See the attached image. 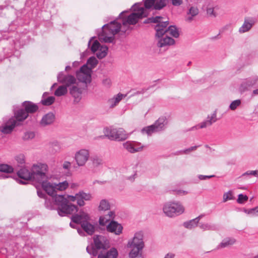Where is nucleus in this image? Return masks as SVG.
Segmentation results:
<instances>
[{"mask_svg":"<svg viewBox=\"0 0 258 258\" xmlns=\"http://www.w3.org/2000/svg\"><path fill=\"white\" fill-rule=\"evenodd\" d=\"M35 175L36 182L41 184L43 189L49 195L54 198L55 204L58 206L57 211L58 214L61 216H66L67 214H71L77 211V207L75 205L69 204L68 200L63 195L57 194L55 183H51L48 181L49 176L47 175L48 166L42 172L38 171Z\"/></svg>","mask_w":258,"mask_h":258,"instance_id":"obj_1","label":"nucleus"},{"mask_svg":"<svg viewBox=\"0 0 258 258\" xmlns=\"http://www.w3.org/2000/svg\"><path fill=\"white\" fill-rule=\"evenodd\" d=\"M46 167H47V164L41 163L33 165L31 171L25 167H21L17 171L18 176L21 179L18 180V182L22 184H26L27 181L29 180H32L36 182L35 175L37 174V172H36L35 170L42 172L45 170Z\"/></svg>","mask_w":258,"mask_h":258,"instance_id":"obj_2","label":"nucleus"},{"mask_svg":"<svg viewBox=\"0 0 258 258\" xmlns=\"http://www.w3.org/2000/svg\"><path fill=\"white\" fill-rule=\"evenodd\" d=\"M93 246H87L86 250L88 253L93 256H96L98 254V250L107 249L110 246L109 241L106 237L95 235L93 237Z\"/></svg>","mask_w":258,"mask_h":258,"instance_id":"obj_3","label":"nucleus"},{"mask_svg":"<svg viewBox=\"0 0 258 258\" xmlns=\"http://www.w3.org/2000/svg\"><path fill=\"white\" fill-rule=\"evenodd\" d=\"M169 23L168 21H164L157 24L155 26L154 29L156 31V36L159 38L160 36L169 34L172 36L177 38L179 34L177 28L174 26H170L167 28Z\"/></svg>","mask_w":258,"mask_h":258,"instance_id":"obj_4","label":"nucleus"},{"mask_svg":"<svg viewBox=\"0 0 258 258\" xmlns=\"http://www.w3.org/2000/svg\"><path fill=\"white\" fill-rule=\"evenodd\" d=\"M105 136L109 140L122 141L127 139L128 135L122 128H106L104 131Z\"/></svg>","mask_w":258,"mask_h":258,"instance_id":"obj_5","label":"nucleus"},{"mask_svg":"<svg viewBox=\"0 0 258 258\" xmlns=\"http://www.w3.org/2000/svg\"><path fill=\"white\" fill-rule=\"evenodd\" d=\"M163 211L167 216L173 217L182 214L184 209L179 202H168L164 205Z\"/></svg>","mask_w":258,"mask_h":258,"instance_id":"obj_6","label":"nucleus"},{"mask_svg":"<svg viewBox=\"0 0 258 258\" xmlns=\"http://www.w3.org/2000/svg\"><path fill=\"white\" fill-rule=\"evenodd\" d=\"M166 123V117L162 116L159 117L153 124L144 127L142 132L143 133H146L148 135H151L154 133L163 130Z\"/></svg>","mask_w":258,"mask_h":258,"instance_id":"obj_7","label":"nucleus"},{"mask_svg":"<svg viewBox=\"0 0 258 258\" xmlns=\"http://www.w3.org/2000/svg\"><path fill=\"white\" fill-rule=\"evenodd\" d=\"M148 14L145 12L144 8L138 10V12L132 13L126 19L122 20V25L125 26L126 24L135 25L140 19L147 17Z\"/></svg>","mask_w":258,"mask_h":258,"instance_id":"obj_8","label":"nucleus"},{"mask_svg":"<svg viewBox=\"0 0 258 258\" xmlns=\"http://www.w3.org/2000/svg\"><path fill=\"white\" fill-rule=\"evenodd\" d=\"M92 199V196L89 193H86L83 191H80L77 193L75 196H68V203L70 204L69 201L75 202L77 201L78 205L80 207L84 206L85 204V201H90ZM72 204V203H71ZM72 205H73L72 204Z\"/></svg>","mask_w":258,"mask_h":258,"instance_id":"obj_9","label":"nucleus"},{"mask_svg":"<svg viewBox=\"0 0 258 258\" xmlns=\"http://www.w3.org/2000/svg\"><path fill=\"white\" fill-rule=\"evenodd\" d=\"M76 206L78 207L77 206ZM68 215L67 214L66 216ZM70 215H72L71 217L72 222L75 224L82 225L83 223L87 222L88 220H91L90 215L82 210L78 212V208H77V211L74 212Z\"/></svg>","mask_w":258,"mask_h":258,"instance_id":"obj_10","label":"nucleus"},{"mask_svg":"<svg viewBox=\"0 0 258 258\" xmlns=\"http://www.w3.org/2000/svg\"><path fill=\"white\" fill-rule=\"evenodd\" d=\"M57 81L66 86L67 88L74 85L76 83V79L71 75H65L63 72H60L57 76Z\"/></svg>","mask_w":258,"mask_h":258,"instance_id":"obj_11","label":"nucleus"},{"mask_svg":"<svg viewBox=\"0 0 258 258\" xmlns=\"http://www.w3.org/2000/svg\"><path fill=\"white\" fill-rule=\"evenodd\" d=\"M89 157V151L86 149H81L75 154V160L79 166L85 165Z\"/></svg>","mask_w":258,"mask_h":258,"instance_id":"obj_12","label":"nucleus"},{"mask_svg":"<svg viewBox=\"0 0 258 258\" xmlns=\"http://www.w3.org/2000/svg\"><path fill=\"white\" fill-rule=\"evenodd\" d=\"M120 28L121 24L114 20L103 25L102 30H105L109 34L114 35L120 31Z\"/></svg>","mask_w":258,"mask_h":258,"instance_id":"obj_13","label":"nucleus"},{"mask_svg":"<svg viewBox=\"0 0 258 258\" xmlns=\"http://www.w3.org/2000/svg\"><path fill=\"white\" fill-rule=\"evenodd\" d=\"M143 236V233L142 231L136 232L133 239L128 241L127 247H133V246L144 247Z\"/></svg>","mask_w":258,"mask_h":258,"instance_id":"obj_14","label":"nucleus"},{"mask_svg":"<svg viewBox=\"0 0 258 258\" xmlns=\"http://www.w3.org/2000/svg\"><path fill=\"white\" fill-rule=\"evenodd\" d=\"M90 221L88 220L87 222L83 223L81 225L82 229L80 228L77 229V231L81 236H85L83 231L89 235H93L95 232V227L90 222Z\"/></svg>","mask_w":258,"mask_h":258,"instance_id":"obj_15","label":"nucleus"},{"mask_svg":"<svg viewBox=\"0 0 258 258\" xmlns=\"http://www.w3.org/2000/svg\"><path fill=\"white\" fill-rule=\"evenodd\" d=\"M256 21V19L254 18H245L243 25L239 29V33H243L250 30Z\"/></svg>","mask_w":258,"mask_h":258,"instance_id":"obj_16","label":"nucleus"},{"mask_svg":"<svg viewBox=\"0 0 258 258\" xmlns=\"http://www.w3.org/2000/svg\"><path fill=\"white\" fill-rule=\"evenodd\" d=\"M217 120V111L215 110L211 115H208L206 120L202 122L198 125L199 127L203 128L211 126L213 123L216 122Z\"/></svg>","mask_w":258,"mask_h":258,"instance_id":"obj_17","label":"nucleus"},{"mask_svg":"<svg viewBox=\"0 0 258 258\" xmlns=\"http://www.w3.org/2000/svg\"><path fill=\"white\" fill-rule=\"evenodd\" d=\"M159 38L160 39L157 43V46L159 47L170 46L173 45L175 43L174 39L170 37H169L167 34L160 36Z\"/></svg>","mask_w":258,"mask_h":258,"instance_id":"obj_18","label":"nucleus"},{"mask_svg":"<svg viewBox=\"0 0 258 258\" xmlns=\"http://www.w3.org/2000/svg\"><path fill=\"white\" fill-rule=\"evenodd\" d=\"M107 230L108 232L114 233L116 235H119L122 230V226L117 222L111 221L107 226Z\"/></svg>","mask_w":258,"mask_h":258,"instance_id":"obj_19","label":"nucleus"},{"mask_svg":"<svg viewBox=\"0 0 258 258\" xmlns=\"http://www.w3.org/2000/svg\"><path fill=\"white\" fill-rule=\"evenodd\" d=\"M22 106L29 115V113H34L37 112L39 109L36 104L31 101H25L22 103Z\"/></svg>","mask_w":258,"mask_h":258,"instance_id":"obj_20","label":"nucleus"},{"mask_svg":"<svg viewBox=\"0 0 258 258\" xmlns=\"http://www.w3.org/2000/svg\"><path fill=\"white\" fill-rule=\"evenodd\" d=\"M18 125V124H17V120L14 118H11L3 126L2 129V132L6 134H10L12 132L14 128Z\"/></svg>","mask_w":258,"mask_h":258,"instance_id":"obj_21","label":"nucleus"},{"mask_svg":"<svg viewBox=\"0 0 258 258\" xmlns=\"http://www.w3.org/2000/svg\"><path fill=\"white\" fill-rule=\"evenodd\" d=\"M28 116V114L24 108L19 109L15 111L14 118L17 120V124L20 125V122L25 120Z\"/></svg>","mask_w":258,"mask_h":258,"instance_id":"obj_22","label":"nucleus"},{"mask_svg":"<svg viewBox=\"0 0 258 258\" xmlns=\"http://www.w3.org/2000/svg\"><path fill=\"white\" fill-rule=\"evenodd\" d=\"M55 119V115L52 112H48L42 118L40 124L42 126H46L52 124Z\"/></svg>","mask_w":258,"mask_h":258,"instance_id":"obj_23","label":"nucleus"},{"mask_svg":"<svg viewBox=\"0 0 258 258\" xmlns=\"http://www.w3.org/2000/svg\"><path fill=\"white\" fill-rule=\"evenodd\" d=\"M127 247L131 248V251L129 253L130 258H143L142 250L144 247L133 246V247Z\"/></svg>","mask_w":258,"mask_h":258,"instance_id":"obj_24","label":"nucleus"},{"mask_svg":"<svg viewBox=\"0 0 258 258\" xmlns=\"http://www.w3.org/2000/svg\"><path fill=\"white\" fill-rule=\"evenodd\" d=\"M118 255V251L114 247H112L105 253L101 252L98 254L99 258H116Z\"/></svg>","mask_w":258,"mask_h":258,"instance_id":"obj_25","label":"nucleus"},{"mask_svg":"<svg viewBox=\"0 0 258 258\" xmlns=\"http://www.w3.org/2000/svg\"><path fill=\"white\" fill-rule=\"evenodd\" d=\"M123 148L126 149L128 152L131 153H135L141 151L142 150V147H136L134 144L130 141H127L123 144Z\"/></svg>","mask_w":258,"mask_h":258,"instance_id":"obj_26","label":"nucleus"},{"mask_svg":"<svg viewBox=\"0 0 258 258\" xmlns=\"http://www.w3.org/2000/svg\"><path fill=\"white\" fill-rule=\"evenodd\" d=\"M109 34L108 32H106L105 30H102L101 33L99 35V38L100 40H102L105 43H113L114 40V36H107V35Z\"/></svg>","mask_w":258,"mask_h":258,"instance_id":"obj_27","label":"nucleus"},{"mask_svg":"<svg viewBox=\"0 0 258 258\" xmlns=\"http://www.w3.org/2000/svg\"><path fill=\"white\" fill-rule=\"evenodd\" d=\"M236 239L232 237H226L217 246V248H223L234 244Z\"/></svg>","mask_w":258,"mask_h":258,"instance_id":"obj_28","label":"nucleus"},{"mask_svg":"<svg viewBox=\"0 0 258 258\" xmlns=\"http://www.w3.org/2000/svg\"><path fill=\"white\" fill-rule=\"evenodd\" d=\"M203 215H201L194 219L185 222L183 223V226L187 229L194 228L197 226L200 220L202 217H203Z\"/></svg>","mask_w":258,"mask_h":258,"instance_id":"obj_29","label":"nucleus"},{"mask_svg":"<svg viewBox=\"0 0 258 258\" xmlns=\"http://www.w3.org/2000/svg\"><path fill=\"white\" fill-rule=\"evenodd\" d=\"M70 93L75 99L80 100L82 93V89L76 86H73L70 89Z\"/></svg>","mask_w":258,"mask_h":258,"instance_id":"obj_30","label":"nucleus"},{"mask_svg":"<svg viewBox=\"0 0 258 258\" xmlns=\"http://www.w3.org/2000/svg\"><path fill=\"white\" fill-rule=\"evenodd\" d=\"M123 96H124L123 94L118 93L113 98L109 100L108 102L110 104V107L113 108L120 101Z\"/></svg>","mask_w":258,"mask_h":258,"instance_id":"obj_31","label":"nucleus"},{"mask_svg":"<svg viewBox=\"0 0 258 258\" xmlns=\"http://www.w3.org/2000/svg\"><path fill=\"white\" fill-rule=\"evenodd\" d=\"M76 77L80 82L83 83H90L91 81V75L81 74L76 72Z\"/></svg>","mask_w":258,"mask_h":258,"instance_id":"obj_32","label":"nucleus"},{"mask_svg":"<svg viewBox=\"0 0 258 258\" xmlns=\"http://www.w3.org/2000/svg\"><path fill=\"white\" fill-rule=\"evenodd\" d=\"M258 82V76H255L246 79L244 84H241L242 87L244 85L246 87H250L254 85Z\"/></svg>","mask_w":258,"mask_h":258,"instance_id":"obj_33","label":"nucleus"},{"mask_svg":"<svg viewBox=\"0 0 258 258\" xmlns=\"http://www.w3.org/2000/svg\"><path fill=\"white\" fill-rule=\"evenodd\" d=\"M108 48L106 45H102L99 51L96 53V56L99 59L105 57L107 54Z\"/></svg>","mask_w":258,"mask_h":258,"instance_id":"obj_34","label":"nucleus"},{"mask_svg":"<svg viewBox=\"0 0 258 258\" xmlns=\"http://www.w3.org/2000/svg\"><path fill=\"white\" fill-rule=\"evenodd\" d=\"M14 168L12 166L6 164H0V172L7 173L13 172Z\"/></svg>","mask_w":258,"mask_h":258,"instance_id":"obj_35","label":"nucleus"},{"mask_svg":"<svg viewBox=\"0 0 258 258\" xmlns=\"http://www.w3.org/2000/svg\"><path fill=\"white\" fill-rule=\"evenodd\" d=\"M68 92L67 88L66 86L61 85L55 91L54 95L56 96H61L64 95Z\"/></svg>","mask_w":258,"mask_h":258,"instance_id":"obj_36","label":"nucleus"},{"mask_svg":"<svg viewBox=\"0 0 258 258\" xmlns=\"http://www.w3.org/2000/svg\"><path fill=\"white\" fill-rule=\"evenodd\" d=\"M44 94L43 95L42 99L41 101V103L45 106H49L53 103L55 101V97L53 96H49L46 98H45Z\"/></svg>","mask_w":258,"mask_h":258,"instance_id":"obj_37","label":"nucleus"},{"mask_svg":"<svg viewBox=\"0 0 258 258\" xmlns=\"http://www.w3.org/2000/svg\"><path fill=\"white\" fill-rule=\"evenodd\" d=\"M92 70V68H89L88 67V66L87 65V64H84L83 66H82L81 68L80 69V70L78 71H77L76 72L77 73H79L81 74H85V75H87L88 74V75H91V71Z\"/></svg>","mask_w":258,"mask_h":258,"instance_id":"obj_38","label":"nucleus"},{"mask_svg":"<svg viewBox=\"0 0 258 258\" xmlns=\"http://www.w3.org/2000/svg\"><path fill=\"white\" fill-rule=\"evenodd\" d=\"M49 146V151L52 153H55L60 151V146L57 142H53Z\"/></svg>","mask_w":258,"mask_h":258,"instance_id":"obj_39","label":"nucleus"},{"mask_svg":"<svg viewBox=\"0 0 258 258\" xmlns=\"http://www.w3.org/2000/svg\"><path fill=\"white\" fill-rule=\"evenodd\" d=\"M109 203L106 200H102L100 201V205L98 207L99 210L106 211L109 210Z\"/></svg>","mask_w":258,"mask_h":258,"instance_id":"obj_40","label":"nucleus"},{"mask_svg":"<svg viewBox=\"0 0 258 258\" xmlns=\"http://www.w3.org/2000/svg\"><path fill=\"white\" fill-rule=\"evenodd\" d=\"M167 0H159L155 2L154 9L160 10L165 7L167 5Z\"/></svg>","mask_w":258,"mask_h":258,"instance_id":"obj_41","label":"nucleus"},{"mask_svg":"<svg viewBox=\"0 0 258 258\" xmlns=\"http://www.w3.org/2000/svg\"><path fill=\"white\" fill-rule=\"evenodd\" d=\"M15 159L18 164V166L23 167L25 163V157L23 154H19L16 156Z\"/></svg>","mask_w":258,"mask_h":258,"instance_id":"obj_42","label":"nucleus"},{"mask_svg":"<svg viewBox=\"0 0 258 258\" xmlns=\"http://www.w3.org/2000/svg\"><path fill=\"white\" fill-rule=\"evenodd\" d=\"M98 63V60L94 56H91L88 58L86 64H87L88 66H90V68H91L92 69L96 66Z\"/></svg>","mask_w":258,"mask_h":258,"instance_id":"obj_43","label":"nucleus"},{"mask_svg":"<svg viewBox=\"0 0 258 258\" xmlns=\"http://www.w3.org/2000/svg\"><path fill=\"white\" fill-rule=\"evenodd\" d=\"M69 184L67 181H64L61 182H59L57 184L55 183L56 190V191L57 190H63L66 189L68 187Z\"/></svg>","mask_w":258,"mask_h":258,"instance_id":"obj_44","label":"nucleus"},{"mask_svg":"<svg viewBox=\"0 0 258 258\" xmlns=\"http://www.w3.org/2000/svg\"><path fill=\"white\" fill-rule=\"evenodd\" d=\"M200 228L204 230H215L216 227L214 225H210L208 223L200 224L199 225Z\"/></svg>","mask_w":258,"mask_h":258,"instance_id":"obj_45","label":"nucleus"},{"mask_svg":"<svg viewBox=\"0 0 258 258\" xmlns=\"http://www.w3.org/2000/svg\"><path fill=\"white\" fill-rule=\"evenodd\" d=\"M248 197L246 195L240 194L238 196V199H237V202L240 204H243L247 201Z\"/></svg>","mask_w":258,"mask_h":258,"instance_id":"obj_46","label":"nucleus"},{"mask_svg":"<svg viewBox=\"0 0 258 258\" xmlns=\"http://www.w3.org/2000/svg\"><path fill=\"white\" fill-rule=\"evenodd\" d=\"M234 199V198L233 196L232 192L231 190H229L223 195V202H226L228 200H233Z\"/></svg>","mask_w":258,"mask_h":258,"instance_id":"obj_47","label":"nucleus"},{"mask_svg":"<svg viewBox=\"0 0 258 258\" xmlns=\"http://www.w3.org/2000/svg\"><path fill=\"white\" fill-rule=\"evenodd\" d=\"M102 45H100V43L97 41L95 40L93 42L92 45L91 47V50L93 52H95L97 50H99L101 48Z\"/></svg>","mask_w":258,"mask_h":258,"instance_id":"obj_48","label":"nucleus"},{"mask_svg":"<svg viewBox=\"0 0 258 258\" xmlns=\"http://www.w3.org/2000/svg\"><path fill=\"white\" fill-rule=\"evenodd\" d=\"M35 137V134L34 132H26L23 137V139L24 140H31V139H32L34 138Z\"/></svg>","mask_w":258,"mask_h":258,"instance_id":"obj_49","label":"nucleus"},{"mask_svg":"<svg viewBox=\"0 0 258 258\" xmlns=\"http://www.w3.org/2000/svg\"><path fill=\"white\" fill-rule=\"evenodd\" d=\"M241 101L239 99L234 100L231 102L229 106V108L232 110H234L238 106L240 105Z\"/></svg>","mask_w":258,"mask_h":258,"instance_id":"obj_50","label":"nucleus"},{"mask_svg":"<svg viewBox=\"0 0 258 258\" xmlns=\"http://www.w3.org/2000/svg\"><path fill=\"white\" fill-rule=\"evenodd\" d=\"M156 0H145L144 6L146 9H149L152 8L153 6L154 7V4Z\"/></svg>","mask_w":258,"mask_h":258,"instance_id":"obj_51","label":"nucleus"},{"mask_svg":"<svg viewBox=\"0 0 258 258\" xmlns=\"http://www.w3.org/2000/svg\"><path fill=\"white\" fill-rule=\"evenodd\" d=\"M92 162H93V164L94 166L97 167V166L102 164L103 161L101 158L97 157H95L93 158Z\"/></svg>","mask_w":258,"mask_h":258,"instance_id":"obj_52","label":"nucleus"},{"mask_svg":"<svg viewBox=\"0 0 258 258\" xmlns=\"http://www.w3.org/2000/svg\"><path fill=\"white\" fill-rule=\"evenodd\" d=\"M162 18H163V17L161 16H156L155 17H150V22H151V23H157V24H158L163 22V21H161V19H162Z\"/></svg>","mask_w":258,"mask_h":258,"instance_id":"obj_53","label":"nucleus"},{"mask_svg":"<svg viewBox=\"0 0 258 258\" xmlns=\"http://www.w3.org/2000/svg\"><path fill=\"white\" fill-rule=\"evenodd\" d=\"M198 13L199 10L197 8L191 7L189 10L188 14H190L192 17H194L197 15Z\"/></svg>","mask_w":258,"mask_h":258,"instance_id":"obj_54","label":"nucleus"},{"mask_svg":"<svg viewBox=\"0 0 258 258\" xmlns=\"http://www.w3.org/2000/svg\"><path fill=\"white\" fill-rule=\"evenodd\" d=\"M70 167H71V163L69 161H64L62 164L63 168L68 170V172H67V175H69L70 174V173L69 172V169H70Z\"/></svg>","mask_w":258,"mask_h":258,"instance_id":"obj_55","label":"nucleus"},{"mask_svg":"<svg viewBox=\"0 0 258 258\" xmlns=\"http://www.w3.org/2000/svg\"><path fill=\"white\" fill-rule=\"evenodd\" d=\"M111 80L109 78H106L103 80L102 84L106 87H109L111 85Z\"/></svg>","mask_w":258,"mask_h":258,"instance_id":"obj_56","label":"nucleus"},{"mask_svg":"<svg viewBox=\"0 0 258 258\" xmlns=\"http://www.w3.org/2000/svg\"><path fill=\"white\" fill-rule=\"evenodd\" d=\"M215 175H199L198 176V178L200 180H206L207 179L214 177Z\"/></svg>","mask_w":258,"mask_h":258,"instance_id":"obj_57","label":"nucleus"},{"mask_svg":"<svg viewBox=\"0 0 258 258\" xmlns=\"http://www.w3.org/2000/svg\"><path fill=\"white\" fill-rule=\"evenodd\" d=\"M172 4L174 6H179L182 4V0H171Z\"/></svg>","mask_w":258,"mask_h":258,"instance_id":"obj_58","label":"nucleus"},{"mask_svg":"<svg viewBox=\"0 0 258 258\" xmlns=\"http://www.w3.org/2000/svg\"><path fill=\"white\" fill-rule=\"evenodd\" d=\"M45 205L47 209H49L50 210L53 209V207H52L53 206H52V205L51 204V202L50 201V200H46L45 202Z\"/></svg>","mask_w":258,"mask_h":258,"instance_id":"obj_59","label":"nucleus"},{"mask_svg":"<svg viewBox=\"0 0 258 258\" xmlns=\"http://www.w3.org/2000/svg\"><path fill=\"white\" fill-rule=\"evenodd\" d=\"M207 13L210 16L213 15L214 17H216V15L214 14V8H209L207 9Z\"/></svg>","mask_w":258,"mask_h":258,"instance_id":"obj_60","label":"nucleus"},{"mask_svg":"<svg viewBox=\"0 0 258 258\" xmlns=\"http://www.w3.org/2000/svg\"><path fill=\"white\" fill-rule=\"evenodd\" d=\"M37 195L39 197H40L41 198H45V196H46L45 193L44 192H43V191H42L41 190H37Z\"/></svg>","mask_w":258,"mask_h":258,"instance_id":"obj_61","label":"nucleus"},{"mask_svg":"<svg viewBox=\"0 0 258 258\" xmlns=\"http://www.w3.org/2000/svg\"><path fill=\"white\" fill-rule=\"evenodd\" d=\"M243 212L247 214L253 216V208L250 209H243Z\"/></svg>","mask_w":258,"mask_h":258,"instance_id":"obj_62","label":"nucleus"},{"mask_svg":"<svg viewBox=\"0 0 258 258\" xmlns=\"http://www.w3.org/2000/svg\"><path fill=\"white\" fill-rule=\"evenodd\" d=\"M197 147H198V146H197L191 147L185 150H183L182 152L184 153H187V152H189L192 150H196L197 148Z\"/></svg>","mask_w":258,"mask_h":258,"instance_id":"obj_63","label":"nucleus"},{"mask_svg":"<svg viewBox=\"0 0 258 258\" xmlns=\"http://www.w3.org/2000/svg\"><path fill=\"white\" fill-rule=\"evenodd\" d=\"M175 254L172 253H168L166 254L164 258H174Z\"/></svg>","mask_w":258,"mask_h":258,"instance_id":"obj_64","label":"nucleus"}]
</instances>
